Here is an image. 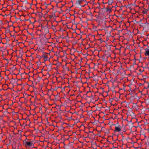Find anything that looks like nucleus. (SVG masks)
<instances>
[{
	"mask_svg": "<svg viewBox=\"0 0 149 149\" xmlns=\"http://www.w3.org/2000/svg\"><path fill=\"white\" fill-rule=\"evenodd\" d=\"M122 130V127L120 125H115L114 131L115 132H119Z\"/></svg>",
	"mask_w": 149,
	"mask_h": 149,
	"instance_id": "nucleus-1",
	"label": "nucleus"
},
{
	"mask_svg": "<svg viewBox=\"0 0 149 149\" xmlns=\"http://www.w3.org/2000/svg\"><path fill=\"white\" fill-rule=\"evenodd\" d=\"M42 57H43L45 60L47 61L50 58L49 53H44L42 55Z\"/></svg>",
	"mask_w": 149,
	"mask_h": 149,
	"instance_id": "nucleus-2",
	"label": "nucleus"
},
{
	"mask_svg": "<svg viewBox=\"0 0 149 149\" xmlns=\"http://www.w3.org/2000/svg\"><path fill=\"white\" fill-rule=\"evenodd\" d=\"M24 143L26 147H30L33 146L32 142L29 140L28 141H25Z\"/></svg>",
	"mask_w": 149,
	"mask_h": 149,
	"instance_id": "nucleus-3",
	"label": "nucleus"
},
{
	"mask_svg": "<svg viewBox=\"0 0 149 149\" xmlns=\"http://www.w3.org/2000/svg\"><path fill=\"white\" fill-rule=\"evenodd\" d=\"M86 8H88L86 10V14L89 15H92V13L91 12V8H90L88 6H86Z\"/></svg>",
	"mask_w": 149,
	"mask_h": 149,
	"instance_id": "nucleus-4",
	"label": "nucleus"
},
{
	"mask_svg": "<svg viewBox=\"0 0 149 149\" xmlns=\"http://www.w3.org/2000/svg\"><path fill=\"white\" fill-rule=\"evenodd\" d=\"M113 7L112 5H108L106 8V11L109 13L111 11V8Z\"/></svg>",
	"mask_w": 149,
	"mask_h": 149,
	"instance_id": "nucleus-5",
	"label": "nucleus"
},
{
	"mask_svg": "<svg viewBox=\"0 0 149 149\" xmlns=\"http://www.w3.org/2000/svg\"><path fill=\"white\" fill-rule=\"evenodd\" d=\"M64 5H63L61 4V2H59L56 4V6L58 8H62Z\"/></svg>",
	"mask_w": 149,
	"mask_h": 149,
	"instance_id": "nucleus-6",
	"label": "nucleus"
},
{
	"mask_svg": "<svg viewBox=\"0 0 149 149\" xmlns=\"http://www.w3.org/2000/svg\"><path fill=\"white\" fill-rule=\"evenodd\" d=\"M145 55L146 56H149V48L145 49Z\"/></svg>",
	"mask_w": 149,
	"mask_h": 149,
	"instance_id": "nucleus-7",
	"label": "nucleus"
},
{
	"mask_svg": "<svg viewBox=\"0 0 149 149\" xmlns=\"http://www.w3.org/2000/svg\"><path fill=\"white\" fill-rule=\"evenodd\" d=\"M113 0H108V4L109 5H112Z\"/></svg>",
	"mask_w": 149,
	"mask_h": 149,
	"instance_id": "nucleus-8",
	"label": "nucleus"
},
{
	"mask_svg": "<svg viewBox=\"0 0 149 149\" xmlns=\"http://www.w3.org/2000/svg\"><path fill=\"white\" fill-rule=\"evenodd\" d=\"M40 31L43 34H46V33H45V30L43 29H41Z\"/></svg>",
	"mask_w": 149,
	"mask_h": 149,
	"instance_id": "nucleus-9",
	"label": "nucleus"
},
{
	"mask_svg": "<svg viewBox=\"0 0 149 149\" xmlns=\"http://www.w3.org/2000/svg\"><path fill=\"white\" fill-rule=\"evenodd\" d=\"M108 0H102V3L104 4L108 3Z\"/></svg>",
	"mask_w": 149,
	"mask_h": 149,
	"instance_id": "nucleus-10",
	"label": "nucleus"
},
{
	"mask_svg": "<svg viewBox=\"0 0 149 149\" xmlns=\"http://www.w3.org/2000/svg\"><path fill=\"white\" fill-rule=\"evenodd\" d=\"M147 12V11L146 10H144L142 11V13L143 14H146Z\"/></svg>",
	"mask_w": 149,
	"mask_h": 149,
	"instance_id": "nucleus-11",
	"label": "nucleus"
},
{
	"mask_svg": "<svg viewBox=\"0 0 149 149\" xmlns=\"http://www.w3.org/2000/svg\"><path fill=\"white\" fill-rule=\"evenodd\" d=\"M145 83L147 84V87L149 88V82H146Z\"/></svg>",
	"mask_w": 149,
	"mask_h": 149,
	"instance_id": "nucleus-12",
	"label": "nucleus"
},
{
	"mask_svg": "<svg viewBox=\"0 0 149 149\" xmlns=\"http://www.w3.org/2000/svg\"><path fill=\"white\" fill-rule=\"evenodd\" d=\"M87 93H91V92H88Z\"/></svg>",
	"mask_w": 149,
	"mask_h": 149,
	"instance_id": "nucleus-13",
	"label": "nucleus"
},
{
	"mask_svg": "<svg viewBox=\"0 0 149 149\" xmlns=\"http://www.w3.org/2000/svg\"><path fill=\"white\" fill-rule=\"evenodd\" d=\"M29 99V100L31 101V99Z\"/></svg>",
	"mask_w": 149,
	"mask_h": 149,
	"instance_id": "nucleus-14",
	"label": "nucleus"
},
{
	"mask_svg": "<svg viewBox=\"0 0 149 149\" xmlns=\"http://www.w3.org/2000/svg\"><path fill=\"white\" fill-rule=\"evenodd\" d=\"M56 22V23H57V24H58V23H57V22Z\"/></svg>",
	"mask_w": 149,
	"mask_h": 149,
	"instance_id": "nucleus-15",
	"label": "nucleus"
}]
</instances>
